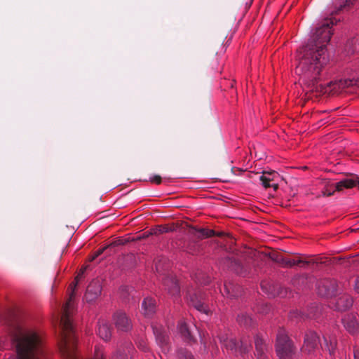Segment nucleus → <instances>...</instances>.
I'll list each match as a JSON object with an SVG mask.
<instances>
[{
  "label": "nucleus",
  "instance_id": "obj_24",
  "mask_svg": "<svg viewBox=\"0 0 359 359\" xmlns=\"http://www.w3.org/2000/svg\"><path fill=\"white\" fill-rule=\"evenodd\" d=\"M262 290L266 293L269 297H275L276 296H280V291H276L274 289V286H271L266 281H262L261 284Z\"/></svg>",
  "mask_w": 359,
  "mask_h": 359
},
{
  "label": "nucleus",
  "instance_id": "obj_43",
  "mask_svg": "<svg viewBox=\"0 0 359 359\" xmlns=\"http://www.w3.org/2000/svg\"><path fill=\"white\" fill-rule=\"evenodd\" d=\"M355 290L359 293V276L356 278L355 281Z\"/></svg>",
  "mask_w": 359,
  "mask_h": 359
},
{
  "label": "nucleus",
  "instance_id": "obj_38",
  "mask_svg": "<svg viewBox=\"0 0 359 359\" xmlns=\"http://www.w3.org/2000/svg\"><path fill=\"white\" fill-rule=\"evenodd\" d=\"M107 250H109V245H105L102 248H99L95 252V257H99Z\"/></svg>",
  "mask_w": 359,
  "mask_h": 359
},
{
  "label": "nucleus",
  "instance_id": "obj_41",
  "mask_svg": "<svg viewBox=\"0 0 359 359\" xmlns=\"http://www.w3.org/2000/svg\"><path fill=\"white\" fill-rule=\"evenodd\" d=\"M300 314H301V312L296 310V311H292L290 313V317L291 318H297L299 316H300Z\"/></svg>",
  "mask_w": 359,
  "mask_h": 359
},
{
  "label": "nucleus",
  "instance_id": "obj_20",
  "mask_svg": "<svg viewBox=\"0 0 359 359\" xmlns=\"http://www.w3.org/2000/svg\"><path fill=\"white\" fill-rule=\"evenodd\" d=\"M101 293V287L97 283H90L87 287L85 298L87 302L96 299Z\"/></svg>",
  "mask_w": 359,
  "mask_h": 359
},
{
  "label": "nucleus",
  "instance_id": "obj_34",
  "mask_svg": "<svg viewBox=\"0 0 359 359\" xmlns=\"http://www.w3.org/2000/svg\"><path fill=\"white\" fill-rule=\"evenodd\" d=\"M259 180H260L262 185L263 186L264 188H265V189L271 188V180H269V178H267L266 177V175H262L259 177Z\"/></svg>",
  "mask_w": 359,
  "mask_h": 359
},
{
  "label": "nucleus",
  "instance_id": "obj_11",
  "mask_svg": "<svg viewBox=\"0 0 359 359\" xmlns=\"http://www.w3.org/2000/svg\"><path fill=\"white\" fill-rule=\"evenodd\" d=\"M342 323L346 330L351 334L355 335L359 331V318L353 314H346L342 319Z\"/></svg>",
  "mask_w": 359,
  "mask_h": 359
},
{
  "label": "nucleus",
  "instance_id": "obj_19",
  "mask_svg": "<svg viewBox=\"0 0 359 359\" xmlns=\"http://www.w3.org/2000/svg\"><path fill=\"white\" fill-rule=\"evenodd\" d=\"M97 334L104 341H108L111 337L110 325L104 320H99L97 323Z\"/></svg>",
  "mask_w": 359,
  "mask_h": 359
},
{
  "label": "nucleus",
  "instance_id": "obj_29",
  "mask_svg": "<svg viewBox=\"0 0 359 359\" xmlns=\"http://www.w3.org/2000/svg\"><path fill=\"white\" fill-rule=\"evenodd\" d=\"M236 320L240 325L248 326L250 325L252 318L247 313H241L237 316Z\"/></svg>",
  "mask_w": 359,
  "mask_h": 359
},
{
  "label": "nucleus",
  "instance_id": "obj_12",
  "mask_svg": "<svg viewBox=\"0 0 359 359\" xmlns=\"http://www.w3.org/2000/svg\"><path fill=\"white\" fill-rule=\"evenodd\" d=\"M255 356L257 359H268V344L260 333L255 336Z\"/></svg>",
  "mask_w": 359,
  "mask_h": 359
},
{
  "label": "nucleus",
  "instance_id": "obj_46",
  "mask_svg": "<svg viewBox=\"0 0 359 359\" xmlns=\"http://www.w3.org/2000/svg\"><path fill=\"white\" fill-rule=\"evenodd\" d=\"M97 257H95V252L93 253V255L91 256L90 259V261H93L95 260Z\"/></svg>",
  "mask_w": 359,
  "mask_h": 359
},
{
  "label": "nucleus",
  "instance_id": "obj_39",
  "mask_svg": "<svg viewBox=\"0 0 359 359\" xmlns=\"http://www.w3.org/2000/svg\"><path fill=\"white\" fill-rule=\"evenodd\" d=\"M353 357L354 359H359V339L353 348Z\"/></svg>",
  "mask_w": 359,
  "mask_h": 359
},
{
  "label": "nucleus",
  "instance_id": "obj_30",
  "mask_svg": "<svg viewBox=\"0 0 359 359\" xmlns=\"http://www.w3.org/2000/svg\"><path fill=\"white\" fill-rule=\"evenodd\" d=\"M251 168L252 164L250 163V161H248L245 165H243L241 167L233 166L231 168V171L233 174L238 175V172H244Z\"/></svg>",
  "mask_w": 359,
  "mask_h": 359
},
{
  "label": "nucleus",
  "instance_id": "obj_5",
  "mask_svg": "<svg viewBox=\"0 0 359 359\" xmlns=\"http://www.w3.org/2000/svg\"><path fill=\"white\" fill-rule=\"evenodd\" d=\"M320 346V337L318 332L311 329L307 330L304 334L302 351L305 354L313 355L316 354Z\"/></svg>",
  "mask_w": 359,
  "mask_h": 359
},
{
  "label": "nucleus",
  "instance_id": "obj_23",
  "mask_svg": "<svg viewBox=\"0 0 359 359\" xmlns=\"http://www.w3.org/2000/svg\"><path fill=\"white\" fill-rule=\"evenodd\" d=\"M353 303V299L347 295L340 297L337 302V305L339 309L346 310L352 306Z\"/></svg>",
  "mask_w": 359,
  "mask_h": 359
},
{
  "label": "nucleus",
  "instance_id": "obj_14",
  "mask_svg": "<svg viewBox=\"0 0 359 359\" xmlns=\"http://www.w3.org/2000/svg\"><path fill=\"white\" fill-rule=\"evenodd\" d=\"M163 285L169 294L174 298H179L180 287L176 278L167 276L163 279Z\"/></svg>",
  "mask_w": 359,
  "mask_h": 359
},
{
  "label": "nucleus",
  "instance_id": "obj_25",
  "mask_svg": "<svg viewBox=\"0 0 359 359\" xmlns=\"http://www.w3.org/2000/svg\"><path fill=\"white\" fill-rule=\"evenodd\" d=\"M359 50V36L349 40L346 44L345 50L348 54H353Z\"/></svg>",
  "mask_w": 359,
  "mask_h": 359
},
{
  "label": "nucleus",
  "instance_id": "obj_28",
  "mask_svg": "<svg viewBox=\"0 0 359 359\" xmlns=\"http://www.w3.org/2000/svg\"><path fill=\"white\" fill-rule=\"evenodd\" d=\"M178 359H194V356L191 351L184 348H180L177 351Z\"/></svg>",
  "mask_w": 359,
  "mask_h": 359
},
{
  "label": "nucleus",
  "instance_id": "obj_31",
  "mask_svg": "<svg viewBox=\"0 0 359 359\" xmlns=\"http://www.w3.org/2000/svg\"><path fill=\"white\" fill-rule=\"evenodd\" d=\"M93 359H106L102 346L98 345L95 346Z\"/></svg>",
  "mask_w": 359,
  "mask_h": 359
},
{
  "label": "nucleus",
  "instance_id": "obj_10",
  "mask_svg": "<svg viewBox=\"0 0 359 359\" xmlns=\"http://www.w3.org/2000/svg\"><path fill=\"white\" fill-rule=\"evenodd\" d=\"M189 304L201 313L208 314L210 312L208 305L205 302L203 294L196 292L189 294Z\"/></svg>",
  "mask_w": 359,
  "mask_h": 359
},
{
  "label": "nucleus",
  "instance_id": "obj_32",
  "mask_svg": "<svg viewBox=\"0 0 359 359\" xmlns=\"http://www.w3.org/2000/svg\"><path fill=\"white\" fill-rule=\"evenodd\" d=\"M356 0H345L337 8V11L334 12L335 13H338L340 11L343 9H348L350 8L355 3Z\"/></svg>",
  "mask_w": 359,
  "mask_h": 359
},
{
  "label": "nucleus",
  "instance_id": "obj_4",
  "mask_svg": "<svg viewBox=\"0 0 359 359\" xmlns=\"http://www.w3.org/2000/svg\"><path fill=\"white\" fill-rule=\"evenodd\" d=\"M275 351L278 359H293L296 353L294 343L283 327H279L278 330Z\"/></svg>",
  "mask_w": 359,
  "mask_h": 359
},
{
  "label": "nucleus",
  "instance_id": "obj_27",
  "mask_svg": "<svg viewBox=\"0 0 359 359\" xmlns=\"http://www.w3.org/2000/svg\"><path fill=\"white\" fill-rule=\"evenodd\" d=\"M173 229L170 228L168 226H162V225H158L154 226V228H151L149 230V234L151 235H158L163 233H168L172 231Z\"/></svg>",
  "mask_w": 359,
  "mask_h": 359
},
{
  "label": "nucleus",
  "instance_id": "obj_18",
  "mask_svg": "<svg viewBox=\"0 0 359 359\" xmlns=\"http://www.w3.org/2000/svg\"><path fill=\"white\" fill-rule=\"evenodd\" d=\"M177 330L181 337L185 342L191 344L196 341V339L189 330L188 325L184 321H180L178 323Z\"/></svg>",
  "mask_w": 359,
  "mask_h": 359
},
{
  "label": "nucleus",
  "instance_id": "obj_8",
  "mask_svg": "<svg viewBox=\"0 0 359 359\" xmlns=\"http://www.w3.org/2000/svg\"><path fill=\"white\" fill-rule=\"evenodd\" d=\"M323 343L320 348L324 353H327L329 359H337L338 352V341L337 337L333 334H325L323 337Z\"/></svg>",
  "mask_w": 359,
  "mask_h": 359
},
{
  "label": "nucleus",
  "instance_id": "obj_6",
  "mask_svg": "<svg viewBox=\"0 0 359 359\" xmlns=\"http://www.w3.org/2000/svg\"><path fill=\"white\" fill-rule=\"evenodd\" d=\"M151 328L155 337L156 342L161 348L162 352L167 353L170 349L169 331L158 323H152Z\"/></svg>",
  "mask_w": 359,
  "mask_h": 359
},
{
  "label": "nucleus",
  "instance_id": "obj_26",
  "mask_svg": "<svg viewBox=\"0 0 359 359\" xmlns=\"http://www.w3.org/2000/svg\"><path fill=\"white\" fill-rule=\"evenodd\" d=\"M201 245L198 242L195 241H189L188 243L185 246V251L192 255H197L200 252Z\"/></svg>",
  "mask_w": 359,
  "mask_h": 359
},
{
  "label": "nucleus",
  "instance_id": "obj_3",
  "mask_svg": "<svg viewBox=\"0 0 359 359\" xmlns=\"http://www.w3.org/2000/svg\"><path fill=\"white\" fill-rule=\"evenodd\" d=\"M222 347L231 351L235 355L244 356L252 349L251 340L249 336L242 337L239 341L235 337H229L228 333H222L218 335Z\"/></svg>",
  "mask_w": 359,
  "mask_h": 359
},
{
  "label": "nucleus",
  "instance_id": "obj_9",
  "mask_svg": "<svg viewBox=\"0 0 359 359\" xmlns=\"http://www.w3.org/2000/svg\"><path fill=\"white\" fill-rule=\"evenodd\" d=\"M113 320L118 331L128 332L133 327L132 321L125 312L116 311L113 316Z\"/></svg>",
  "mask_w": 359,
  "mask_h": 359
},
{
  "label": "nucleus",
  "instance_id": "obj_17",
  "mask_svg": "<svg viewBox=\"0 0 359 359\" xmlns=\"http://www.w3.org/2000/svg\"><path fill=\"white\" fill-rule=\"evenodd\" d=\"M358 187L359 189V175H355L351 178H346L340 180L336 184V189L337 191H341L344 189H351L353 187Z\"/></svg>",
  "mask_w": 359,
  "mask_h": 359
},
{
  "label": "nucleus",
  "instance_id": "obj_33",
  "mask_svg": "<svg viewBox=\"0 0 359 359\" xmlns=\"http://www.w3.org/2000/svg\"><path fill=\"white\" fill-rule=\"evenodd\" d=\"M128 242V240L127 239H122V238H117L115 241H114L112 243L109 244V250L111 251V249L116 246L119 245H124Z\"/></svg>",
  "mask_w": 359,
  "mask_h": 359
},
{
  "label": "nucleus",
  "instance_id": "obj_37",
  "mask_svg": "<svg viewBox=\"0 0 359 359\" xmlns=\"http://www.w3.org/2000/svg\"><path fill=\"white\" fill-rule=\"evenodd\" d=\"M149 181L152 184L159 185L162 183V177L158 175H154L149 177Z\"/></svg>",
  "mask_w": 359,
  "mask_h": 359
},
{
  "label": "nucleus",
  "instance_id": "obj_21",
  "mask_svg": "<svg viewBox=\"0 0 359 359\" xmlns=\"http://www.w3.org/2000/svg\"><path fill=\"white\" fill-rule=\"evenodd\" d=\"M262 175H266L271 182V188L276 191L279 187L278 180L280 178L279 173L275 170H264Z\"/></svg>",
  "mask_w": 359,
  "mask_h": 359
},
{
  "label": "nucleus",
  "instance_id": "obj_15",
  "mask_svg": "<svg viewBox=\"0 0 359 359\" xmlns=\"http://www.w3.org/2000/svg\"><path fill=\"white\" fill-rule=\"evenodd\" d=\"M223 264L236 273L245 276L246 271L241 262L233 257L226 256L222 259Z\"/></svg>",
  "mask_w": 359,
  "mask_h": 359
},
{
  "label": "nucleus",
  "instance_id": "obj_42",
  "mask_svg": "<svg viewBox=\"0 0 359 359\" xmlns=\"http://www.w3.org/2000/svg\"><path fill=\"white\" fill-rule=\"evenodd\" d=\"M140 348H141L144 352L149 351L148 346L145 344V343L143 341L142 344L140 343V345L138 346Z\"/></svg>",
  "mask_w": 359,
  "mask_h": 359
},
{
  "label": "nucleus",
  "instance_id": "obj_7",
  "mask_svg": "<svg viewBox=\"0 0 359 359\" xmlns=\"http://www.w3.org/2000/svg\"><path fill=\"white\" fill-rule=\"evenodd\" d=\"M337 285L335 280L325 278L317 283L318 294L323 297H331L337 293Z\"/></svg>",
  "mask_w": 359,
  "mask_h": 359
},
{
  "label": "nucleus",
  "instance_id": "obj_2",
  "mask_svg": "<svg viewBox=\"0 0 359 359\" xmlns=\"http://www.w3.org/2000/svg\"><path fill=\"white\" fill-rule=\"evenodd\" d=\"M79 276L75 278L69 287V298L63 309L60 319V340L59 350L65 359H77L76 353L77 337L70 316V309L74 291L78 284ZM15 355H11L8 359H50V355L43 347L42 341L39 334L32 330L20 333L14 339Z\"/></svg>",
  "mask_w": 359,
  "mask_h": 359
},
{
  "label": "nucleus",
  "instance_id": "obj_40",
  "mask_svg": "<svg viewBox=\"0 0 359 359\" xmlns=\"http://www.w3.org/2000/svg\"><path fill=\"white\" fill-rule=\"evenodd\" d=\"M336 184H337V183H335V184H334V190H332V191H330V190H328V189H325V191H323V196H332V195L334 194V192L335 191H337V190L336 189V187H335Z\"/></svg>",
  "mask_w": 359,
  "mask_h": 359
},
{
  "label": "nucleus",
  "instance_id": "obj_44",
  "mask_svg": "<svg viewBox=\"0 0 359 359\" xmlns=\"http://www.w3.org/2000/svg\"><path fill=\"white\" fill-rule=\"evenodd\" d=\"M224 232L223 231H215V234L214 236H217V237H223L224 236Z\"/></svg>",
  "mask_w": 359,
  "mask_h": 359
},
{
  "label": "nucleus",
  "instance_id": "obj_45",
  "mask_svg": "<svg viewBox=\"0 0 359 359\" xmlns=\"http://www.w3.org/2000/svg\"><path fill=\"white\" fill-rule=\"evenodd\" d=\"M151 234H149V231H147L145 232L144 234H143V238H147L150 236Z\"/></svg>",
  "mask_w": 359,
  "mask_h": 359
},
{
  "label": "nucleus",
  "instance_id": "obj_1",
  "mask_svg": "<svg viewBox=\"0 0 359 359\" xmlns=\"http://www.w3.org/2000/svg\"><path fill=\"white\" fill-rule=\"evenodd\" d=\"M334 24L332 18L325 19L316 27L311 39L298 52L296 72L311 91L339 93L345 88L359 85V81L355 79L330 81L326 86L320 83V74L329 62L326 46L332 34V27Z\"/></svg>",
  "mask_w": 359,
  "mask_h": 359
},
{
  "label": "nucleus",
  "instance_id": "obj_16",
  "mask_svg": "<svg viewBox=\"0 0 359 359\" xmlns=\"http://www.w3.org/2000/svg\"><path fill=\"white\" fill-rule=\"evenodd\" d=\"M272 259L276 263L279 264L282 267L284 268H292L294 266H299L301 264H309V262L302 259H293L283 257L281 254L276 255L272 257Z\"/></svg>",
  "mask_w": 359,
  "mask_h": 359
},
{
  "label": "nucleus",
  "instance_id": "obj_22",
  "mask_svg": "<svg viewBox=\"0 0 359 359\" xmlns=\"http://www.w3.org/2000/svg\"><path fill=\"white\" fill-rule=\"evenodd\" d=\"M195 231L196 234L195 236L197 237V238L202 240L204 238H211L213 237L215 234V231L213 229H209L207 228H196L193 227L192 228Z\"/></svg>",
  "mask_w": 359,
  "mask_h": 359
},
{
  "label": "nucleus",
  "instance_id": "obj_36",
  "mask_svg": "<svg viewBox=\"0 0 359 359\" xmlns=\"http://www.w3.org/2000/svg\"><path fill=\"white\" fill-rule=\"evenodd\" d=\"M230 289H231V285L230 284L227 285L225 283L224 285V292L226 293V296L230 298H235L238 297V294L231 292Z\"/></svg>",
  "mask_w": 359,
  "mask_h": 359
},
{
  "label": "nucleus",
  "instance_id": "obj_35",
  "mask_svg": "<svg viewBox=\"0 0 359 359\" xmlns=\"http://www.w3.org/2000/svg\"><path fill=\"white\" fill-rule=\"evenodd\" d=\"M127 355L121 351H117L112 354L110 359H127Z\"/></svg>",
  "mask_w": 359,
  "mask_h": 359
},
{
  "label": "nucleus",
  "instance_id": "obj_13",
  "mask_svg": "<svg viewBox=\"0 0 359 359\" xmlns=\"http://www.w3.org/2000/svg\"><path fill=\"white\" fill-rule=\"evenodd\" d=\"M156 300L151 297H145L141 304V311L144 317L151 318L156 313Z\"/></svg>",
  "mask_w": 359,
  "mask_h": 359
}]
</instances>
